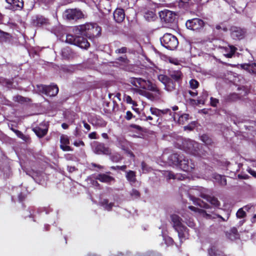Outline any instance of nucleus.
Instances as JSON below:
<instances>
[{
    "mask_svg": "<svg viewBox=\"0 0 256 256\" xmlns=\"http://www.w3.org/2000/svg\"><path fill=\"white\" fill-rule=\"evenodd\" d=\"M174 165L186 172H191L195 168V164L192 160L186 158L183 154L177 152L172 154L168 158Z\"/></svg>",
    "mask_w": 256,
    "mask_h": 256,
    "instance_id": "1",
    "label": "nucleus"
},
{
    "mask_svg": "<svg viewBox=\"0 0 256 256\" xmlns=\"http://www.w3.org/2000/svg\"><path fill=\"white\" fill-rule=\"evenodd\" d=\"M101 28L96 24L87 23L79 25L76 28V32L78 34L84 36L90 40L98 36L101 34Z\"/></svg>",
    "mask_w": 256,
    "mask_h": 256,
    "instance_id": "2",
    "label": "nucleus"
},
{
    "mask_svg": "<svg viewBox=\"0 0 256 256\" xmlns=\"http://www.w3.org/2000/svg\"><path fill=\"white\" fill-rule=\"evenodd\" d=\"M128 82L136 88H134L135 92H140V88H142L158 94L160 93V90L156 85L149 80H145L140 78L132 77L129 78Z\"/></svg>",
    "mask_w": 256,
    "mask_h": 256,
    "instance_id": "3",
    "label": "nucleus"
},
{
    "mask_svg": "<svg viewBox=\"0 0 256 256\" xmlns=\"http://www.w3.org/2000/svg\"><path fill=\"white\" fill-rule=\"evenodd\" d=\"M66 42L82 48L87 49L90 46V44L83 36H76L68 34L66 35Z\"/></svg>",
    "mask_w": 256,
    "mask_h": 256,
    "instance_id": "4",
    "label": "nucleus"
},
{
    "mask_svg": "<svg viewBox=\"0 0 256 256\" xmlns=\"http://www.w3.org/2000/svg\"><path fill=\"white\" fill-rule=\"evenodd\" d=\"M160 40L162 45L169 50H175L178 44L177 38L171 34H165Z\"/></svg>",
    "mask_w": 256,
    "mask_h": 256,
    "instance_id": "5",
    "label": "nucleus"
},
{
    "mask_svg": "<svg viewBox=\"0 0 256 256\" xmlns=\"http://www.w3.org/2000/svg\"><path fill=\"white\" fill-rule=\"evenodd\" d=\"M63 16L70 22H76L84 18L82 11L78 8H68L64 10Z\"/></svg>",
    "mask_w": 256,
    "mask_h": 256,
    "instance_id": "6",
    "label": "nucleus"
},
{
    "mask_svg": "<svg viewBox=\"0 0 256 256\" xmlns=\"http://www.w3.org/2000/svg\"><path fill=\"white\" fill-rule=\"evenodd\" d=\"M186 28L194 31H200L205 26L203 20L199 18H194L188 20L186 22Z\"/></svg>",
    "mask_w": 256,
    "mask_h": 256,
    "instance_id": "7",
    "label": "nucleus"
},
{
    "mask_svg": "<svg viewBox=\"0 0 256 256\" xmlns=\"http://www.w3.org/2000/svg\"><path fill=\"white\" fill-rule=\"evenodd\" d=\"M39 90L42 94L50 96H56L58 92V88L57 85L46 86L42 85L38 86Z\"/></svg>",
    "mask_w": 256,
    "mask_h": 256,
    "instance_id": "8",
    "label": "nucleus"
},
{
    "mask_svg": "<svg viewBox=\"0 0 256 256\" xmlns=\"http://www.w3.org/2000/svg\"><path fill=\"white\" fill-rule=\"evenodd\" d=\"M159 16L162 21L166 23H172L176 20V15L170 10H164L159 12Z\"/></svg>",
    "mask_w": 256,
    "mask_h": 256,
    "instance_id": "9",
    "label": "nucleus"
},
{
    "mask_svg": "<svg viewBox=\"0 0 256 256\" xmlns=\"http://www.w3.org/2000/svg\"><path fill=\"white\" fill-rule=\"evenodd\" d=\"M230 30L231 38L235 40L242 39L246 34V31L244 29L236 26H232Z\"/></svg>",
    "mask_w": 256,
    "mask_h": 256,
    "instance_id": "10",
    "label": "nucleus"
},
{
    "mask_svg": "<svg viewBox=\"0 0 256 256\" xmlns=\"http://www.w3.org/2000/svg\"><path fill=\"white\" fill-rule=\"evenodd\" d=\"M218 48L222 54L227 58H232L235 54L238 48L233 45L227 44L226 46H219Z\"/></svg>",
    "mask_w": 256,
    "mask_h": 256,
    "instance_id": "11",
    "label": "nucleus"
},
{
    "mask_svg": "<svg viewBox=\"0 0 256 256\" xmlns=\"http://www.w3.org/2000/svg\"><path fill=\"white\" fill-rule=\"evenodd\" d=\"M94 152L98 154L110 155L112 154L110 148L106 146L104 144L100 142L95 143Z\"/></svg>",
    "mask_w": 256,
    "mask_h": 256,
    "instance_id": "12",
    "label": "nucleus"
},
{
    "mask_svg": "<svg viewBox=\"0 0 256 256\" xmlns=\"http://www.w3.org/2000/svg\"><path fill=\"white\" fill-rule=\"evenodd\" d=\"M200 144L194 141L190 140L186 142V148L187 152L194 156L199 154Z\"/></svg>",
    "mask_w": 256,
    "mask_h": 256,
    "instance_id": "13",
    "label": "nucleus"
},
{
    "mask_svg": "<svg viewBox=\"0 0 256 256\" xmlns=\"http://www.w3.org/2000/svg\"><path fill=\"white\" fill-rule=\"evenodd\" d=\"M240 67L251 75L256 76V61L241 64Z\"/></svg>",
    "mask_w": 256,
    "mask_h": 256,
    "instance_id": "14",
    "label": "nucleus"
},
{
    "mask_svg": "<svg viewBox=\"0 0 256 256\" xmlns=\"http://www.w3.org/2000/svg\"><path fill=\"white\" fill-rule=\"evenodd\" d=\"M114 18L118 23H120L124 21L125 18L124 10L121 8H117L114 12Z\"/></svg>",
    "mask_w": 256,
    "mask_h": 256,
    "instance_id": "15",
    "label": "nucleus"
},
{
    "mask_svg": "<svg viewBox=\"0 0 256 256\" xmlns=\"http://www.w3.org/2000/svg\"><path fill=\"white\" fill-rule=\"evenodd\" d=\"M60 148L63 151H71L72 149L68 146L70 144V140L68 136H62L60 138Z\"/></svg>",
    "mask_w": 256,
    "mask_h": 256,
    "instance_id": "16",
    "label": "nucleus"
},
{
    "mask_svg": "<svg viewBox=\"0 0 256 256\" xmlns=\"http://www.w3.org/2000/svg\"><path fill=\"white\" fill-rule=\"evenodd\" d=\"M32 23L35 26L40 27L44 25H46L48 23V19L42 16H36L32 20Z\"/></svg>",
    "mask_w": 256,
    "mask_h": 256,
    "instance_id": "17",
    "label": "nucleus"
},
{
    "mask_svg": "<svg viewBox=\"0 0 256 256\" xmlns=\"http://www.w3.org/2000/svg\"><path fill=\"white\" fill-rule=\"evenodd\" d=\"M96 180L106 184H110L112 182H115V178L114 177L105 174H98L96 177Z\"/></svg>",
    "mask_w": 256,
    "mask_h": 256,
    "instance_id": "18",
    "label": "nucleus"
},
{
    "mask_svg": "<svg viewBox=\"0 0 256 256\" xmlns=\"http://www.w3.org/2000/svg\"><path fill=\"white\" fill-rule=\"evenodd\" d=\"M172 222H173L174 227L175 230H177L178 228H184V226H182L181 222L182 218L177 214H172L170 216Z\"/></svg>",
    "mask_w": 256,
    "mask_h": 256,
    "instance_id": "19",
    "label": "nucleus"
},
{
    "mask_svg": "<svg viewBox=\"0 0 256 256\" xmlns=\"http://www.w3.org/2000/svg\"><path fill=\"white\" fill-rule=\"evenodd\" d=\"M201 196L204 198H205L208 202L214 206V207L218 208L220 203L218 199L212 196L208 195L202 194Z\"/></svg>",
    "mask_w": 256,
    "mask_h": 256,
    "instance_id": "20",
    "label": "nucleus"
},
{
    "mask_svg": "<svg viewBox=\"0 0 256 256\" xmlns=\"http://www.w3.org/2000/svg\"><path fill=\"white\" fill-rule=\"evenodd\" d=\"M169 75L170 78L176 82L180 81L182 78V74L179 70L170 71Z\"/></svg>",
    "mask_w": 256,
    "mask_h": 256,
    "instance_id": "21",
    "label": "nucleus"
},
{
    "mask_svg": "<svg viewBox=\"0 0 256 256\" xmlns=\"http://www.w3.org/2000/svg\"><path fill=\"white\" fill-rule=\"evenodd\" d=\"M32 130L39 138H42L47 134L48 128L42 129L38 126H36L32 128Z\"/></svg>",
    "mask_w": 256,
    "mask_h": 256,
    "instance_id": "22",
    "label": "nucleus"
},
{
    "mask_svg": "<svg viewBox=\"0 0 256 256\" xmlns=\"http://www.w3.org/2000/svg\"><path fill=\"white\" fill-rule=\"evenodd\" d=\"M169 114L170 116V119H172L174 120H176V117L178 116V114L175 112H172L169 108H166L164 110H160V116H162V115Z\"/></svg>",
    "mask_w": 256,
    "mask_h": 256,
    "instance_id": "23",
    "label": "nucleus"
},
{
    "mask_svg": "<svg viewBox=\"0 0 256 256\" xmlns=\"http://www.w3.org/2000/svg\"><path fill=\"white\" fill-rule=\"evenodd\" d=\"M190 200L193 201L194 204L199 206H200L205 208H210L208 204L204 202L200 198H196L192 196H190Z\"/></svg>",
    "mask_w": 256,
    "mask_h": 256,
    "instance_id": "24",
    "label": "nucleus"
},
{
    "mask_svg": "<svg viewBox=\"0 0 256 256\" xmlns=\"http://www.w3.org/2000/svg\"><path fill=\"white\" fill-rule=\"evenodd\" d=\"M8 4L14 8L22 9L24 7V2L22 0H5Z\"/></svg>",
    "mask_w": 256,
    "mask_h": 256,
    "instance_id": "25",
    "label": "nucleus"
},
{
    "mask_svg": "<svg viewBox=\"0 0 256 256\" xmlns=\"http://www.w3.org/2000/svg\"><path fill=\"white\" fill-rule=\"evenodd\" d=\"M117 142L118 146L123 150L130 146V142L124 138H118Z\"/></svg>",
    "mask_w": 256,
    "mask_h": 256,
    "instance_id": "26",
    "label": "nucleus"
},
{
    "mask_svg": "<svg viewBox=\"0 0 256 256\" xmlns=\"http://www.w3.org/2000/svg\"><path fill=\"white\" fill-rule=\"evenodd\" d=\"M124 100L128 104H132V105L133 107H132V108L133 110H134L136 112H138V108H134V106H138V104H137V102L136 101L132 99V98H131L130 96L125 94L124 96Z\"/></svg>",
    "mask_w": 256,
    "mask_h": 256,
    "instance_id": "27",
    "label": "nucleus"
},
{
    "mask_svg": "<svg viewBox=\"0 0 256 256\" xmlns=\"http://www.w3.org/2000/svg\"><path fill=\"white\" fill-rule=\"evenodd\" d=\"M100 204L101 206H103L106 210L108 211L111 210L114 206V203H109L108 199H103L100 202Z\"/></svg>",
    "mask_w": 256,
    "mask_h": 256,
    "instance_id": "28",
    "label": "nucleus"
},
{
    "mask_svg": "<svg viewBox=\"0 0 256 256\" xmlns=\"http://www.w3.org/2000/svg\"><path fill=\"white\" fill-rule=\"evenodd\" d=\"M176 82L174 80L168 78L164 86L165 88L171 92L176 88Z\"/></svg>",
    "mask_w": 256,
    "mask_h": 256,
    "instance_id": "29",
    "label": "nucleus"
},
{
    "mask_svg": "<svg viewBox=\"0 0 256 256\" xmlns=\"http://www.w3.org/2000/svg\"><path fill=\"white\" fill-rule=\"evenodd\" d=\"M126 180L131 182L135 183L136 181V173L133 170H130L126 172Z\"/></svg>",
    "mask_w": 256,
    "mask_h": 256,
    "instance_id": "30",
    "label": "nucleus"
},
{
    "mask_svg": "<svg viewBox=\"0 0 256 256\" xmlns=\"http://www.w3.org/2000/svg\"><path fill=\"white\" fill-rule=\"evenodd\" d=\"M62 56L64 59L70 58L72 56V50L68 47L62 48Z\"/></svg>",
    "mask_w": 256,
    "mask_h": 256,
    "instance_id": "31",
    "label": "nucleus"
},
{
    "mask_svg": "<svg viewBox=\"0 0 256 256\" xmlns=\"http://www.w3.org/2000/svg\"><path fill=\"white\" fill-rule=\"evenodd\" d=\"M239 99L240 96L238 94L236 93H232L227 96L225 98V100L226 102H236Z\"/></svg>",
    "mask_w": 256,
    "mask_h": 256,
    "instance_id": "32",
    "label": "nucleus"
},
{
    "mask_svg": "<svg viewBox=\"0 0 256 256\" xmlns=\"http://www.w3.org/2000/svg\"><path fill=\"white\" fill-rule=\"evenodd\" d=\"M11 38L12 36L9 33L4 32L0 30V39L1 40L4 42H10Z\"/></svg>",
    "mask_w": 256,
    "mask_h": 256,
    "instance_id": "33",
    "label": "nucleus"
},
{
    "mask_svg": "<svg viewBox=\"0 0 256 256\" xmlns=\"http://www.w3.org/2000/svg\"><path fill=\"white\" fill-rule=\"evenodd\" d=\"M214 178L221 186H224L226 185V180L225 176L220 174H216Z\"/></svg>",
    "mask_w": 256,
    "mask_h": 256,
    "instance_id": "34",
    "label": "nucleus"
},
{
    "mask_svg": "<svg viewBox=\"0 0 256 256\" xmlns=\"http://www.w3.org/2000/svg\"><path fill=\"white\" fill-rule=\"evenodd\" d=\"M122 158H123L122 155L118 152L114 153L110 156V160L114 162H120Z\"/></svg>",
    "mask_w": 256,
    "mask_h": 256,
    "instance_id": "35",
    "label": "nucleus"
},
{
    "mask_svg": "<svg viewBox=\"0 0 256 256\" xmlns=\"http://www.w3.org/2000/svg\"><path fill=\"white\" fill-rule=\"evenodd\" d=\"M189 119V114H184L179 116L178 122L179 124H184Z\"/></svg>",
    "mask_w": 256,
    "mask_h": 256,
    "instance_id": "36",
    "label": "nucleus"
},
{
    "mask_svg": "<svg viewBox=\"0 0 256 256\" xmlns=\"http://www.w3.org/2000/svg\"><path fill=\"white\" fill-rule=\"evenodd\" d=\"M116 60L120 62L121 64L124 65H128L130 62V60L128 59L126 55L119 56L116 58Z\"/></svg>",
    "mask_w": 256,
    "mask_h": 256,
    "instance_id": "37",
    "label": "nucleus"
},
{
    "mask_svg": "<svg viewBox=\"0 0 256 256\" xmlns=\"http://www.w3.org/2000/svg\"><path fill=\"white\" fill-rule=\"evenodd\" d=\"M0 84L9 88L12 86L13 82L9 80L0 78Z\"/></svg>",
    "mask_w": 256,
    "mask_h": 256,
    "instance_id": "38",
    "label": "nucleus"
},
{
    "mask_svg": "<svg viewBox=\"0 0 256 256\" xmlns=\"http://www.w3.org/2000/svg\"><path fill=\"white\" fill-rule=\"evenodd\" d=\"M130 196L133 198L138 199L140 198L141 194L138 190L135 188H132L130 192Z\"/></svg>",
    "mask_w": 256,
    "mask_h": 256,
    "instance_id": "39",
    "label": "nucleus"
},
{
    "mask_svg": "<svg viewBox=\"0 0 256 256\" xmlns=\"http://www.w3.org/2000/svg\"><path fill=\"white\" fill-rule=\"evenodd\" d=\"M28 98L19 95L16 96L14 98V100L15 102H17L21 104L27 102L28 101Z\"/></svg>",
    "mask_w": 256,
    "mask_h": 256,
    "instance_id": "40",
    "label": "nucleus"
},
{
    "mask_svg": "<svg viewBox=\"0 0 256 256\" xmlns=\"http://www.w3.org/2000/svg\"><path fill=\"white\" fill-rule=\"evenodd\" d=\"M216 246H212L208 249V253L210 256H216L217 248Z\"/></svg>",
    "mask_w": 256,
    "mask_h": 256,
    "instance_id": "41",
    "label": "nucleus"
},
{
    "mask_svg": "<svg viewBox=\"0 0 256 256\" xmlns=\"http://www.w3.org/2000/svg\"><path fill=\"white\" fill-rule=\"evenodd\" d=\"M190 88L193 90L197 88L199 86V82L195 79H192L190 81Z\"/></svg>",
    "mask_w": 256,
    "mask_h": 256,
    "instance_id": "42",
    "label": "nucleus"
},
{
    "mask_svg": "<svg viewBox=\"0 0 256 256\" xmlns=\"http://www.w3.org/2000/svg\"><path fill=\"white\" fill-rule=\"evenodd\" d=\"M206 100L202 98H198L196 100H194V99H190V102L192 104H195L196 105H199V104H204Z\"/></svg>",
    "mask_w": 256,
    "mask_h": 256,
    "instance_id": "43",
    "label": "nucleus"
},
{
    "mask_svg": "<svg viewBox=\"0 0 256 256\" xmlns=\"http://www.w3.org/2000/svg\"><path fill=\"white\" fill-rule=\"evenodd\" d=\"M26 194H24V192H20L18 194V200L22 204L23 206L26 207V206L24 205L23 202L26 200Z\"/></svg>",
    "mask_w": 256,
    "mask_h": 256,
    "instance_id": "44",
    "label": "nucleus"
},
{
    "mask_svg": "<svg viewBox=\"0 0 256 256\" xmlns=\"http://www.w3.org/2000/svg\"><path fill=\"white\" fill-rule=\"evenodd\" d=\"M14 133L19 138L26 142L28 139V137L24 135L23 133L19 130L14 131Z\"/></svg>",
    "mask_w": 256,
    "mask_h": 256,
    "instance_id": "45",
    "label": "nucleus"
},
{
    "mask_svg": "<svg viewBox=\"0 0 256 256\" xmlns=\"http://www.w3.org/2000/svg\"><path fill=\"white\" fill-rule=\"evenodd\" d=\"M168 78L169 76L165 74H161L158 76V78L161 82H162L165 86Z\"/></svg>",
    "mask_w": 256,
    "mask_h": 256,
    "instance_id": "46",
    "label": "nucleus"
},
{
    "mask_svg": "<svg viewBox=\"0 0 256 256\" xmlns=\"http://www.w3.org/2000/svg\"><path fill=\"white\" fill-rule=\"evenodd\" d=\"M96 124L99 126L104 128L106 126L107 122L102 118H98L96 120Z\"/></svg>",
    "mask_w": 256,
    "mask_h": 256,
    "instance_id": "47",
    "label": "nucleus"
},
{
    "mask_svg": "<svg viewBox=\"0 0 256 256\" xmlns=\"http://www.w3.org/2000/svg\"><path fill=\"white\" fill-rule=\"evenodd\" d=\"M236 215L238 218H244L246 216V213L242 208H240L238 210Z\"/></svg>",
    "mask_w": 256,
    "mask_h": 256,
    "instance_id": "48",
    "label": "nucleus"
},
{
    "mask_svg": "<svg viewBox=\"0 0 256 256\" xmlns=\"http://www.w3.org/2000/svg\"><path fill=\"white\" fill-rule=\"evenodd\" d=\"M150 112L151 114L153 115H155L157 116H160V110L156 108H152L151 107L150 108Z\"/></svg>",
    "mask_w": 256,
    "mask_h": 256,
    "instance_id": "49",
    "label": "nucleus"
},
{
    "mask_svg": "<svg viewBox=\"0 0 256 256\" xmlns=\"http://www.w3.org/2000/svg\"><path fill=\"white\" fill-rule=\"evenodd\" d=\"M127 166L126 165H123L122 166H112L110 168V170H121L122 171H125Z\"/></svg>",
    "mask_w": 256,
    "mask_h": 256,
    "instance_id": "50",
    "label": "nucleus"
},
{
    "mask_svg": "<svg viewBox=\"0 0 256 256\" xmlns=\"http://www.w3.org/2000/svg\"><path fill=\"white\" fill-rule=\"evenodd\" d=\"M128 52V48L126 46H122L120 48H118L115 50L116 54H126Z\"/></svg>",
    "mask_w": 256,
    "mask_h": 256,
    "instance_id": "51",
    "label": "nucleus"
},
{
    "mask_svg": "<svg viewBox=\"0 0 256 256\" xmlns=\"http://www.w3.org/2000/svg\"><path fill=\"white\" fill-rule=\"evenodd\" d=\"M166 176L168 180H174L177 178L176 175L172 172L171 171H168L166 172Z\"/></svg>",
    "mask_w": 256,
    "mask_h": 256,
    "instance_id": "52",
    "label": "nucleus"
},
{
    "mask_svg": "<svg viewBox=\"0 0 256 256\" xmlns=\"http://www.w3.org/2000/svg\"><path fill=\"white\" fill-rule=\"evenodd\" d=\"M186 227H184V228H177V230H176L178 232V236L181 240L185 237L184 234V232H182V230L186 229Z\"/></svg>",
    "mask_w": 256,
    "mask_h": 256,
    "instance_id": "53",
    "label": "nucleus"
},
{
    "mask_svg": "<svg viewBox=\"0 0 256 256\" xmlns=\"http://www.w3.org/2000/svg\"><path fill=\"white\" fill-rule=\"evenodd\" d=\"M210 100V106L212 107H216L218 104L219 102L218 100L216 98L211 97Z\"/></svg>",
    "mask_w": 256,
    "mask_h": 256,
    "instance_id": "54",
    "label": "nucleus"
},
{
    "mask_svg": "<svg viewBox=\"0 0 256 256\" xmlns=\"http://www.w3.org/2000/svg\"><path fill=\"white\" fill-rule=\"evenodd\" d=\"M188 208L190 210H191L192 211H194V212H197L198 210V212H202V213H206V211L204 210H199L198 208L194 206H188ZM206 215L208 216H210V215L208 214H206Z\"/></svg>",
    "mask_w": 256,
    "mask_h": 256,
    "instance_id": "55",
    "label": "nucleus"
},
{
    "mask_svg": "<svg viewBox=\"0 0 256 256\" xmlns=\"http://www.w3.org/2000/svg\"><path fill=\"white\" fill-rule=\"evenodd\" d=\"M141 120L144 121L152 120H153L151 116H147L144 113H142L141 115Z\"/></svg>",
    "mask_w": 256,
    "mask_h": 256,
    "instance_id": "56",
    "label": "nucleus"
},
{
    "mask_svg": "<svg viewBox=\"0 0 256 256\" xmlns=\"http://www.w3.org/2000/svg\"><path fill=\"white\" fill-rule=\"evenodd\" d=\"M134 116L133 115V114H132V112L130 111V110H128L126 112V116H125V118L128 120H130L132 118H134Z\"/></svg>",
    "mask_w": 256,
    "mask_h": 256,
    "instance_id": "57",
    "label": "nucleus"
},
{
    "mask_svg": "<svg viewBox=\"0 0 256 256\" xmlns=\"http://www.w3.org/2000/svg\"><path fill=\"white\" fill-rule=\"evenodd\" d=\"M230 232L234 234V238H236L239 236L238 230L235 227L231 228Z\"/></svg>",
    "mask_w": 256,
    "mask_h": 256,
    "instance_id": "58",
    "label": "nucleus"
},
{
    "mask_svg": "<svg viewBox=\"0 0 256 256\" xmlns=\"http://www.w3.org/2000/svg\"><path fill=\"white\" fill-rule=\"evenodd\" d=\"M216 216V218H220L221 219L222 221V222H226L227 221V220L228 219V218H230V213L229 212H228L227 214V216H226V219H225L220 214H215Z\"/></svg>",
    "mask_w": 256,
    "mask_h": 256,
    "instance_id": "59",
    "label": "nucleus"
},
{
    "mask_svg": "<svg viewBox=\"0 0 256 256\" xmlns=\"http://www.w3.org/2000/svg\"><path fill=\"white\" fill-rule=\"evenodd\" d=\"M124 151L125 152L129 155L130 157L134 158V153L132 152V150L130 149L129 146L128 147L126 148Z\"/></svg>",
    "mask_w": 256,
    "mask_h": 256,
    "instance_id": "60",
    "label": "nucleus"
},
{
    "mask_svg": "<svg viewBox=\"0 0 256 256\" xmlns=\"http://www.w3.org/2000/svg\"><path fill=\"white\" fill-rule=\"evenodd\" d=\"M124 151L125 152L129 155L130 157L134 158V153L132 152V150L130 149L129 146L128 147L126 148Z\"/></svg>",
    "mask_w": 256,
    "mask_h": 256,
    "instance_id": "61",
    "label": "nucleus"
},
{
    "mask_svg": "<svg viewBox=\"0 0 256 256\" xmlns=\"http://www.w3.org/2000/svg\"><path fill=\"white\" fill-rule=\"evenodd\" d=\"M202 140L206 144H208L209 143V141L210 140H209L208 136L206 134L202 136Z\"/></svg>",
    "mask_w": 256,
    "mask_h": 256,
    "instance_id": "62",
    "label": "nucleus"
},
{
    "mask_svg": "<svg viewBox=\"0 0 256 256\" xmlns=\"http://www.w3.org/2000/svg\"><path fill=\"white\" fill-rule=\"evenodd\" d=\"M97 134L96 132H92L88 134V138L90 139H97Z\"/></svg>",
    "mask_w": 256,
    "mask_h": 256,
    "instance_id": "63",
    "label": "nucleus"
},
{
    "mask_svg": "<svg viewBox=\"0 0 256 256\" xmlns=\"http://www.w3.org/2000/svg\"><path fill=\"white\" fill-rule=\"evenodd\" d=\"M74 144L76 146H84V143L82 140L76 141L74 142Z\"/></svg>",
    "mask_w": 256,
    "mask_h": 256,
    "instance_id": "64",
    "label": "nucleus"
}]
</instances>
